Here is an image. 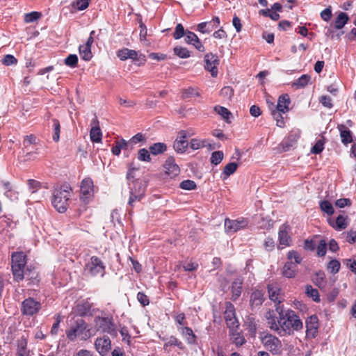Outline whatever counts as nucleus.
<instances>
[{
	"label": "nucleus",
	"mask_w": 356,
	"mask_h": 356,
	"mask_svg": "<svg viewBox=\"0 0 356 356\" xmlns=\"http://www.w3.org/2000/svg\"><path fill=\"white\" fill-rule=\"evenodd\" d=\"M53 123H54L53 126H54V133L53 135V139H54V140L57 142L59 140L60 129V123H59L58 120H57L56 119L53 120Z\"/></svg>",
	"instance_id": "59"
},
{
	"label": "nucleus",
	"mask_w": 356,
	"mask_h": 356,
	"mask_svg": "<svg viewBox=\"0 0 356 356\" xmlns=\"http://www.w3.org/2000/svg\"><path fill=\"white\" fill-rule=\"evenodd\" d=\"M327 243L325 240H321L319 244L317 246V254L320 257H323L326 254Z\"/></svg>",
	"instance_id": "61"
},
{
	"label": "nucleus",
	"mask_w": 356,
	"mask_h": 356,
	"mask_svg": "<svg viewBox=\"0 0 356 356\" xmlns=\"http://www.w3.org/2000/svg\"><path fill=\"white\" fill-rule=\"evenodd\" d=\"M310 80V76L307 74H303L292 83V86L297 88L305 87Z\"/></svg>",
	"instance_id": "37"
},
{
	"label": "nucleus",
	"mask_w": 356,
	"mask_h": 356,
	"mask_svg": "<svg viewBox=\"0 0 356 356\" xmlns=\"http://www.w3.org/2000/svg\"><path fill=\"white\" fill-rule=\"evenodd\" d=\"M280 314V337H286L293 334L294 332H298L303 328V323L296 313L288 309L285 312L282 309L278 312Z\"/></svg>",
	"instance_id": "1"
},
{
	"label": "nucleus",
	"mask_w": 356,
	"mask_h": 356,
	"mask_svg": "<svg viewBox=\"0 0 356 356\" xmlns=\"http://www.w3.org/2000/svg\"><path fill=\"white\" fill-rule=\"evenodd\" d=\"M129 145V142L124 139H120L115 141V145L112 147L111 152L114 155L118 156L120 154L121 149H126Z\"/></svg>",
	"instance_id": "34"
},
{
	"label": "nucleus",
	"mask_w": 356,
	"mask_h": 356,
	"mask_svg": "<svg viewBox=\"0 0 356 356\" xmlns=\"http://www.w3.org/2000/svg\"><path fill=\"white\" fill-rule=\"evenodd\" d=\"M314 282L318 287H323L325 286V275L323 271H318L316 273Z\"/></svg>",
	"instance_id": "42"
},
{
	"label": "nucleus",
	"mask_w": 356,
	"mask_h": 356,
	"mask_svg": "<svg viewBox=\"0 0 356 356\" xmlns=\"http://www.w3.org/2000/svg\"><path fill=\"white\" fill-rule=\"evenodd\" d=\"M133 186L131 187L129 204L132 206L135 201H140L145 194V188L142 184L138 180L132 181Z\"/></svg>",
	"instance_id": "9"
},
{
	"label": "nucleus",
	"mask_w": 356,
	"mask_h": 356,
	"mask_svg": "<svg viewBox=\"0 0 356 356\" xmlns=\"http://www.w3.org/2000/svg\"><path fill=\"white\" fill-rule=\"evenodd\" d=\"M137 158L140 161L150 162L152 160L149 152L145 148L138 150Z\"/></svg>",
	"instance_id": "44"
},
{
	"label": "nucleus",
	"mask_w": 356,
	"mask_h": 356,
	"mask_svg": "<svg viewBox=\"0 0 356 356\" xmlns=\"http://www.w3.org/2000/svg\"><path fill=\"white\" fill-rule=\"evenodd\" d=\"M117 56L121 60H125L127 58H131L134 60H139L141 62L145 61L144 56H142L141 54H140V56H138V52L136 51L135 50L129 49H126V48L119 50L117 53Z\"/></svg>",
	"instance_id": "17"
},
{
	"label": "nucleus",
	"mask_w": 356,
	"mask_h": 356,
	"mask_svg": "<svg viewBox=\"0 0 356 356\" xmlns=\"http://www.w3.org/2000/svg\"><path fill=\"white\" fill-rule=\"evenodd\" d=\"M229 335H230V340L236 346H242L245 341L243 336L240 332L235 330V329L233 330H230Z\"/></svg>",
	"instance_id": "30"
},
{
	"label": "nucleus",
	"mask_w": 356,
	"mask_h": 356,
	"mask_svg": "<svg viewBox=\"0 0 356 356\" xmlns=\"http://www.w3.org/2000/svg\"><path fill=\"white\" fill-rule=\"evenodd\" d=\"M269 298L275 303H280L283 300V295L278 284L271 283L268 285Z\"/></svg>",
	"instance_id": "19"
},
{
	"label": "nucleus",
	"mask_w": 356,
	"mask_h": 356,
	"mask_svg": "<svg viewBox=\"0 0 356 356\" xmlns=\"http://www.w3.org/2000/svg\"><path fill=\"white\" fill-rule=\"evenodd\" d=\"M225 319L229 330H233L238 327V322L235 316L234 307L231 303L227 305Z\"/></svg>",
	"instance_id": "14"
},
{
	"label": "nucleus",
	"mask_w": 356,
	"mask_h": 356,
	"mask_svg": "<svg viewBox=\"0 0 356 356\" xmlns=\"http://www.w3.org/2000/svg\"><path fill=\"white\" fill-rule=\"evenodd\" d=\"M38 273L35 270L34 268L31 269L27 268L26 270H24V278H26L28 280H30L31 282H35L38 281Z\"/></svg>",
	"instance_id": "39"
},
{
	"label": "nucleus",
	"mask_w": 356,
	"mask_h": 356,
	"mask_svg": "<svg viewBox=\"0 0 356 356\" xmlns=\"http://www.w3.org/2000/svg\"><path fill=\"white\" fill-rule=\"evenodd\" d=\"M348 217L343 215L338 216L336 220L332 218L328 220L329 225L337 231L345 229L348 226Z\"/></svg>",
	"instance_id": "20"
},
{
	"label": "nucleus",
	"mask_w": 356,
	"mask_h": 356,
	"mask_svg": "<svg viewBox=\"0 0 356 356\" xmlns=\"http://www.w3.org/2000/svg\"><path fill=\"white\" fill-rule=\"evenodd\" d=\"M238 168V164L235 162H232L227 164L223 170V174L226 175V177H229L233 173H234Z\"/></svg>",
	"instance_id": "48"
},
{
	"label": "nucleus",
	"mask_w": 356,
	"mask_h": 356,
	"mask_svg": "<svg viewBox=\"0 0 356 356\" xmlns=\"http://www.w3.org/2000/svg\"><path fill=\"white\" fill-rule=\"evenodd\" d=\"M95 348L101 356H106L111 350V341L107 336L97 338Z\"/></svg>",
	"instance_id": "10"
},
{
	"label": "nucleus",
	"mask_w": 356,
	"mask_h": 356,
	"mask_svg": "<svg viewBox=\"0 0 356 356\" xmlns=\"http://www.w3.org/2000/svg\"><path fill=\"white\" fill-rule=\"evenodd\" d=\"M177 329L188 343L193 344L195 343L196 336L193 333L191 328L186 326L178 327Z\"/></svg>",
	"instance_id": "25"
},
{
	"label": "nucleus",
	"mask_w": 356,
	"mask_h": 356,
	"mask_svg": "<svg viewBox=\"0 0 356 356\" xmlns=\"http://www.w3.org/2000/svg\"><path fill=\"white\" fill-rule=\"evenodd\" d=\"M324 149V143L322 140H318L316 144L312 147L311 152L313 154H319Z\"/></svg>",
	"instance_id": "58"
},
{
	"label": "nucleus",
	"mask_w": 356,
	"mask_h": 356,
	"mask_svg": "<svg viewBox=\"0 0 356 356\" xmlns=\"http://www.w3.org/2000/svg\"><path fill=\"white\" fill-rule=\"evenodd\" d=\"M259 339L264 348L273 355H280L282 353V343L278 337L270 333L261 332Z\"/></svg>",
	"instance_id": "4"
},
{
	"label": "nucleus",
	"mask_w": 356,
	"mask_h": 356,
	"mask_svg": "<svg viewBox=\"0 0 356 356\" xmlns=\"http://www.w3.org/2000/svg\"><path fill=\"white\" fill-rule=\"evenodd\" d=\"M215 111L224 119H225L227 122H229V119L232 115V113L228 111L227 108L222 106H216Z\"/></svg>",
	"instance_id": "52"
},
{
	"label": "nucleus",
	"mask_w": 356,
	"mask_h": 356,
	"mask_svg": "<svg viewBox=\"0 0 356 356\" xmlns=\"http://www.w3.org/2000/svg\"><path fill=\"white\" fill-rule=\"evenodd\" d=\"M93 182L91 179H84L81 184L80 196L81 199L84 201H88L93 195Z\"/></svg>",
	"instance_id": "12"
},
{
	"label": "nucleus",
	"mask_w": 356,
	"mask_h": 356,
	"mask_svg": "<svg viewBox=\"0 0 356 356\" xmlns=\"http://www.w3.org/2000/svg\"><path fill=\"white\" fill-rule=\"evenodd\" d=\"M163 168L165 174L171 178L178 176L180 173V168L172 156H170L165 160Z\"/></svg>",
	"instance_id": "15"
},
{
	"label": "nucleus",
	"mask_w": 356,
	"mask_h": 356,
	"mask_svg": "<svg viewBox=\"0 0 356 356\" xmlns=\"http://www.w3.org/2000/svg\"><path fill=\"white\" fill-rule=\"evenodd\" d=\"M66 65L70 67H75L77 65L78 57L75 54H70L64 60Z\"/></svg>",
	"instance_id": "51"
},
{
	"label": "nucleus",
	"mask_w": 356,
	"mask_h": 356,
	"mask_svg": "<svg viewBox=\"0 0 356 356\" xmlns=\"http://www.w3.org/2000/svg\"><path fill=\"white\" fill-rule=\"evenodd\" d=\"M41 308V304L32 298L25 299L22 302V313L27 316L36 314Z\"/></svg>",
	"instance_id": "8"
},
{
	"label": "nucleus",
	"mask_w": 356,
	"mask_h": 356,
	"mask_svg": "<svg viewBox=\"0 0 356 356\" xmlns=\"http://www.w3.org/2000/svg\"><path fill=\"white\" fill-rule=\"evenodd\" d=\"M90 0H76L73 1L72 6L78 10H83L89 6Z\"/></svg>",
	"instance_id": "49"
},
{
	"label": "nucleus",
	"mask_w": 356,
	"mask_h": 356,
	"mask_svg": "<svg viewBox=\"0 0 356 356\" xmlns=\"http://www.w3.org/2000/svg\"><path fill=\"white\" fill-rule=\"evenodd\" d=\"M41 16V14L38 12H31L27 13L24 16V20L26 23H31L38 19Z\"/></svg>",
	"instance_id": "54"
},
{
	"label": "nucleus",
	"mask_w": 356,
	"mask_h": 356,
	"mask_svg": "<svg viewBox=\"0 0 356 356\" xmlns=\"http://www.w3.org/2000/svg\"><path fill=\"white\" fill-rule=\"evenodd\" d=\"M188 145L192 149L196 150L201 147H203L204 146V144L203 141H201L200 140L196 138H193L191 140L190 143H188Z\"/></svg>",
	"instance_id": "62"
},
{
	"label": "nucleus",
	"mask_w": 356,
	"mask_h": 356,
	"mask_svg": "<svg viewBox=\"0 0 356 356\" xmlns=\"http://www.w3.org/2000/svg\"><path fill=\"white\" fill-rule=\"evenodd\" d=\"M187 136L184 131H181L179 136L176 138L174 142L173 147L177 153H183L187 149L188 143L187 141Z\"/></svg>",
	"instance_id": "22"
},
{
	"label": "nucleus",
	"mask_w": 356,
	"mask_h": 356,
	"mask_svg": "<svg viewBox=\"0 0 356 356\" xmlns=\"http://www.w3.org/2000/svg\"><path fill=\"white\" fill-rule=\"evenodd\" d=\"M349 19V17L348 15L345 13H340L334 21V27L337 29H342L346 24H347L348 21Z\"/></svg>",
	"instance_id": "32"
},
{
	"label": "nucleus",
	"mask_w": 356,
	"mask_h": 356,
	"mask_svg": "<svg viewBox=\"0 0 356 356\" xmlns=\"http://www.w3.org/2000/svg\"><path fill=\"white\" fill-rule=\"evenodd\" d=\"M71 193V187L66 184L55 189L52 197V204L59 213H64L67 210Z\"/></svg>",
	"instance_id": "2"
},
{
	"label": "nucleus",
	"mask_w": 356,
	"mask_h": 356,
	"mask_svg": "<svg viewBox=\"0 0 356 356\" xmlns=\"http://www.w3.org/2000/svg\"><path fill=\"white\" fill-rule=\"evenodd\" d=\"M220 95L225 100L229 101L234 95V90L230 86H225L221 89Z\"/></svg>",
	"instance_id": "43"
},
{
	"label": "nucleus",
	"mask_w": 356,
	"mask_h": 356,
	"mask_svg": "<svg viewBox=\"0 0 356 356\" xmlns=\"http://www.w3.org/2000/svg\"><path fill=\"white\" fill-rule=\"evenodd\" d=\"M167 149V146L163 143H156L149 147V152L153 155H158L163 153Z\"/></svg>",
	"instance_id": "35"
},
{
	"label": "nucleus",
	"mask_w": 356,
	"mask_h": 356,
	"mask_svg": "<svg viewBox=\"0 0 356 356\" xmlns=\"http://www.w3.org/2000/svg\"><path fill=\"white\" fill-rule=\"evenodd\" d=\"M205 70L211 72L213 77H216L218 75L217 66L219 64V60L216 55L211 53L207 54L204 56Z\"/></svg>",
	"instance_id": "13"
},
{
	"label": "nucleus",
	"mask_w": 356,
	"mask_h": 356,
	"mask_svg": "<svg viewBox=\"0 0 356 356\" xmlns=\"http://www.w3.org/2000/svg\"><path fill=\"white\" fill-rule=\"evenodd\" d=\"M66 336L70 341H74L77 338L86 341L92 334L88 324L83 319H78L74 325L66 331Z\"/></svg>",
	"instance_id": "3"
},
{
	"label": "nucleus",
	"mask_w": 356,
	"mask_h": 356,
	"mask_svg": "<svg viewBox=\"0 0 356 356\" xmlns=\"http://www.w3.org/2000/svg\"><path fill=\"white\" fill-rule=\"evenodd\" d=\"M26 264V256L22 252L12 254V271L15 279L21 281L24 279V270Z\"/></svg>",
	"instance_id": "5"
},
{
	"label": "nucleus",
	"mask_w": 356,
	"mask_h": 356,
	"mask_svg": "<svg viewBox=\"0 0 356 356\" xmlns=\"http://www.w3.org/2000/svg\"><path fill=\"white\" fill-rule=\"evenodd\" d=\"M280 113L281 112H279L276 110L272 111V115H273L274 119L277 122V125L278 127H282L284 124V118Z\"/></svg>",
	"instance_id": "57"
},
{
	"label": "nucleus",
	"mask_w": 356,
	"mask_h": 356,
	"mask_svg": "<svg viewBox=\"0 0 356 356\" xmlns=\"http://www.w3.org/2000/svg\"><path fill=\"white\" fill-rule=\"evenodd\" d=\"M318 328V319L316 315L309 316L306 321V335L309 338H314Z\"/></svg>",
	"instance_id": "16"
},
{
	"label": "nucleus",
	"mask_w": 356,
	"mask_h": 356,
	"mask_svg": "<svg viewBox=\"0 0 356 356\" xmlns=\"http://www.w3.org/2000/svg\"><path fill=\"white\" fill-rule=\"evenodd\" d=\"M1 62L3 65L8 66L16 64L17 63V60L14 56L8 54L3 58Z\"/></svg>",
	"instance_id": "60"
},
{
	"label": "nucleus",
	"mask_w": 356,
	"mask_h": 356,
	"mask_svg": "<svg viewBox=\"0 0 356 356\" xmlns=\"http://www.w3.org/2000/svg\"><path fill=\"white\" fill-rule=\"evenodd\" d=\"M290 98L287 94L281 95L276 106V111L285 113L289 111V106L290 104Z\"/></svg>",
	"instance_id": "24"
},
{
	"label": "nucleus",
	"mask_w": 356,
	"mask_h": 356,
	"mask_svg": "<svg viewBox=\"0 0 356 356\" xmlns=\"http://www.w3.org/2000/svg\"><path fill=\"white\" fill-rule=\"evenodd\" d=\"M339 130L340 131V136L341 141L344 144H348L352 142V136L350 131L345 129V126L343 124L338 126Z\"/></svg>",
	"instance_id": "33"
},
{
	"label": "nucleus",
	"mask_w": 356,
	"mask_h": 356,
	"mask_svg": "<svg viewBox=\"0 0 356 356\" xmlns=\"http://www.w3.org/2000/svg\"><path fill=\"white\" fill-rule=\"evenodd\" d=\"M319 206L321 211L327 213L328 216L332 215L334 212L332 204L327 200L321 201Z\"/></svg>",
	"instance_id": "38"
},
{
	"label": "nucleus",
	"mask_w": 356,
	"mask_h": 356,
	"mask_svg": "<svg viewBox=\"0 0 356 356\" xmlns=\"http://www.w3.org/2000/svg\"><path fill=\"white\" fill-rule=\"evenodd\" d=\"M200 96V93L199 92L198 89L195 88L189 87L182 91V98L184 99Z\"/></svg>",
	"instance_id": "40"
},
{
	"label": "nucleus",
	"mask_w": 356,
	"mask_h": 356,
	"mask_svg": "<svg viewBox=\"0 0 356 356\" xmlns=\"http://www.w3.org/2000/svg\"><path fill=\"white\" fill-rule=\"evenodd\" d=\"M340 266L341 265L339 261L336 259H333L328 263L327 268L330 273L335 274L339 272Z\"/></svg>",
	"instance_id": "53"
},
{
	"label": "nucleus",
	"mask_w": 356,
	"mask_h": 356,
	"mask_svg": "<svg viewBox=\"0 0 356 356\" xmlns=\"http://www.w3.org/2000/svg\"><path fill=\"white\" fill-rule=\"evenodd\" d=\"M79 54L81 58L86 61L90 60L92 57L91 48L83 44L79 47Z\"/></svg>",
	"instance_id": "36"
},
{
	"label": "nucleus",
	"mask_w": 356,
	"mask_h": 356,
	"mask_svg": "<svg viewBox=\"0 0 356 356\" xmlns=\"http://www.w3.org/2000/svg\"><path fill=\"white\" fill-rule=\"evenodd\" d=\"M95 325L97 330L111 335L116 334V329L111 317H97L95 318Z\"/></svg>",
	"instance_id": "7"
},
{
	"label": "nucleus",
	"mask_w": 356,
	"mask_h": 356,
	"mask_svg": "<svg viewBox=\"0 0 356 356\" xmlns=\"http://www.w3.org/2000/svg\"><path fill=\"white\" fill-rule=\"evenodd\" d=\"M179 187L183 190L191 191V190L195 189L197 187V185L194 181L191 180V179H186V180L182 181L180 183Z\"/></svg>",
	"instance_id": "46"
},
{
	"label": "nucleus",
	"mask_w": 356,
	"mask_h": 356,
	"mask_svg": "<svg viewBox=\"0 0 356 356\" xmlns=\"http://www.w3.org/2000/svg\"><path fill=\"white\" fill-rule=\"evenodd\" d=\"M145 140V137L143 134L138 133L134 136L129 141V144L135 145L140 142H144Z\"/></svg>",
	"instance_id": "64"
},
{
	"label": "nucleus",
	"mask_w": 356,
	"mask_h": 356,
	"mask_svg": "<svg viewBox=\"0 0 356 356\" xmlns=\"http://www.w3.org/2000/svg\"><path fill=\"white\" fill-rule=\"evenodd\" d=\"M174 52L177 56L181 58H186L190 56L189 51L185 47H176L174 48Z\"/></svg>",
	"instance_id": "50"
},
{
	"label": "nucleus",
	"mask_w": 356,
	"mask_h": 356,
	"mask_svg": "<svg viewBox=\"0 0 356 356\" xmlns=\"http://www.w3.org/2000/svg\"><path fill=\"white\" fill-rule=\"evenodd\" d=\"M287 258L289 260L294 259L295 262L298 264L302 262V258L300 254L296 250H291L287 254Z\"/></svg>",
	"instance_id": "55"
},
{
	"label": "nucleus",
	"mask_w": 356,
	"mask_h": 356,
	"mask_svg": "<svg viewBox=\"0 0 356 356\" xmlns=\"http://www.w3.org/2000/svg\"><path fill=\"white\" fill-rule=\"evenodd\" d=\"M84 272L86 275L95 277H103L105 274V266L103 261L97 257L92 256L86 264Z\"/></svg>",
	"instance_id": "6"
},
{
	"label": "nucleus",
	"mask_w": 356,
	"mask_h": 356,
	"mask_svg": "<svg viewBox=\"0 0 356 356\" xmlns=\"http://www.w3.org/2000/svg\"><path fill=\"white\" fill-rule=\"evenodd\" d=\"M175 346L179 347L180 349L184 348L182 343L178 340L176 337L172 336L167 339L166 342L164 343V349H166L168 346Z\"/></svg>",
	"instance_id": "45"
},
{
	"label": "nucleus",
	"mask_w": 356,
	"mask_h": 356,
	"mask_svg": "<svg viewBox=\"0 0 356 356\" xmlns=\"http://www.w3.org/2000/svg\"><path fill=\"white\" fill-rule=\"evenodd\" d=\"M248 221L243 218L236 220L226 219L225 221V229L226 232H236L245 228L248 226Z\"/></svg>",
	"instance_id": "11"
},
{
	"label": "nucleus",
	"mask_w": 356,
	"mask_h": 356,
	"mask_svg": "<svg viewBox=\"0 0 356 356\" xmlns=\"http://www.w3.org/2000/svg\"><path fill=\"white\" fill-rule=\"evenodd\" d=\"M306 293L309 297L312 298L314 301L316 302H320L318 291L314 289L311 285H307L306 286Z\"/></svg>",
	"instance_id": "41"
},
{
	"label": "nucleus",
	"mask_w": 356,
	"mask_h": 356,
	"mask_svg": "<svg viewBox=\"0 0 356 356\" xmlns=\"http://www.w3.org/2000/svg\"><path fill=\"white\" fill-rule=\"evenodd\" d=\"M185 33L184 28L181 24H177L175 27V32L173 33V37L175 39L178 40L182 38Z\"/></svg>",
	"instance_id": "56"
},
{
	"label": "nucleus",
	"mask_w": 356,
	"mask_h": 356,
	"mask_svg": "<svg viewBox=\"0 0 356 356\" xmlns=\"http://www.w3.org/2000/svg\"><path fill=\"white\" fill-rule=\"evenodd\" d=\"M268 320V327L275 332L277 334H279L280 332V316H278L277 320H275V318L271 315L270 313H268V316H266Z\"/></svg>",
	"instance_id": "31"
},
{
	"label": "nucleus",
	"mask_w": 356,
	"mask_h": 356,
	"mask_svg": "<svg viewBox=\"0 0 356 356\" xmlns=\"http://www.w3.org/2000/svg\"><path fill=\"white\" fill-rule=\"evenodd\" d=\"M27 341L24 337L17 341V356H29V350L26 348Z\"/></svg>",
	"instance_id": "28"
},
{
	"label": "nucleus",
	"mask_w": 356,
	"mask_h": 356,
	"mask_svg": "<svg viewBox=\"0 0 356 356\" xmlns=\"http://www.w3.org/2000/svg\"><path fill=\"white\" fill-rule=\"evenodd\" d=\"M91 129L90 131V138L93 143H100L102 141V134L99 127V121L95 117L91 121Z\"/></svg>",
	"instance_id": "21"
},
{
	"label": "nucleus",
	"mask_w": 356,
	"mask_h": 356,
	"mask_svg": "<svg viewBox=\"0 0 356 356\" xmlns=\"http://www.w3.org/2000/svg\"><path fill=\"white\" fill-rule=\"evenodd\" d=\"M224 154L221 151H216L211 154V163L213 165L219 164L223 159Z\"/></svg>",
	"instance_id": "47"
},
{
	"label": "nucleus",
	"mask_w": 356,
	"mask_h": 356,
	"mask_svg": "<svg viewBox=\"0 0 356 356\" xmlns=\"http://www.w3.org/2000/svg\"><path fill=\"white\" fill-rule=\"evenodd\" d=\"M288 226L283 225L280 227L278 232L279 248H284L291 245V238L289 235Z\"/></svg>",
	"instance_id": "23"
},
{
	"label": "nucleus",
	"mask_w": 356,
	"mask_h": 356,
	"mask_svg": "<svg viewBox=\"0 0 356 356\" xmlns=\"http://www.w3.org/2000/svg\"><path fill=\"white\" fill-rule=\"evenodd\" d=\"M243 279L241 277L236 278L232 283V291L234 299L238 298L242 291Z\"/></svg>",
	"instance_id": "29"
},
{
	"label": "nucleus",
	"mask_w": 356,
	"mask_h": 356,
	"mask_svg": "<svg viewBox=\"0 0 356 356\" xmlns=\"http://www.w3.org/2000/svg\"><path fill=\"white\" fill-rule=\"evenodd\" d=\"M264 300V293L259 290L254 291L250 296V305L252 307H259Z\"/></svg>",
	"instance_id": "26"
},
{
	"label": "nucleus",
	"mask_w": 356,
	"mask_h": 356,
	"mask_svg": "<svg viewBox=\"0 0 356 356\" xmlns=\"http://www.w3.org/2000/svg\"><path fill=\"white\" fill-rule=\"evenodd\" d=\"M297 273V266L291 262H286L282 269V274L287 278H293Z\"/></svg>",
	"instance_id": "27"
},
{
	"label": "nucleus",
	"mask_w": 356,
	"mask_h": 356,
	"mask_svg": "<svg viewBox=\"0 0 356 356\" xmlns=\"http://www.w3.org/2000/svg\"><path fill=\"white\" fill-rule=\"evenodd\" d=\"M220 25L218 17H213L211 21L200 23L197 25V31L202 33H209L217 29Z\"/></svg>",
	"instance_id": "18"
},
{
	"label": "nucleus",
	"mask_w": 356,
	"mask_h": 356,
	"mask_svg": "<svg viewBox=\"0 0 356 356\" xmlns=\"http://www.w3.org/2000/svg\"><path fill=\"white\" fill-rule=\"evenodd\" d=\"M198 39V37L193 32L191 31H186V38L185 41L186 43L190 44H193L195 41Z\"/></svg>",
	"instance_id": "63"
}]
</instances>
